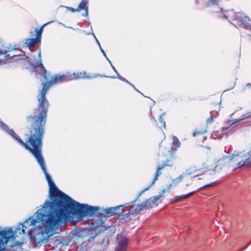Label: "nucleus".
Listing matches in <instances>:
<instances>
[{"label": "nucleus", "mask_w": 251, "mask_h": 251, "mask_svg": "<svg viewBox=\"0 0 251 251\" xmlns=\"http://www.w3.org/2000/svg\"><path fill=\"white\" fill-rule=\"evenodd\" d=\"M46 201L41 209L17 227L14 234L27 233L34 248L48 242L49 238L56 233L60 226L66 222L65 214L58 208L53 198Z\"/></svg>", "instance_id": "nucleus-1"}, {"label": "nucleus", "mask_w": 251, "mask_h": 251, "mask_svg": "<svg viewBox=\"0 0 251 251\" xmlns=\"http://www.w3.org/2000/svg\"><path fill=\"white\" fill-rule=\"evenodd\" d=\"M68 74L56 75L50 81L42 84V88L38 96V108L35 109L34 116L27 117V123L31 125L28 141L25 143L21 138L2 121H0V127L10 135L13 139L32 154L42 153V138L44 133V126L46 122L47 113L49 103L46 98L48 89L52 85L70 79Z\"/></svg>", "instance_id": "nucleus-2"}, {"label": "nucleus", "mask_w": 251, "mask_h": 251, "mask_svg": "<svg viewBox=\"0 0 251 251\" xmlns=\"http://www.w3.org/2000/svg\"><path fill=\"white\" fill-rule=\"evenodd\" d=\"M36 159L38 164L43 170L50 187V197H54L56 204L58 205L61 212L67 217L66 222L70 221L73 212L80 218L88 215L93 216L100 215V207L90 206L87 204H81L74 201L68 195L59 191L52 180L50 176L48 173L46 165L42 153L33 154Z\"/></svg>", "instance_id": "nucleus-3"}, {"label": "nucleus", "mask_w": 251, "mask_h": 251, "mask_svg": "<svg viewBox=\"0 0 251 251\" xmlns=\"http://www.w3.org/2000/svg\"><path fill=\"white\" fill-rule=\"evenodd\" d=\"M208 5H212L215 7V12L218 13V16L222 19L227 20L232 24L236 27L243 26L251 30V23H250V19L244 16L242 13H235L233 10H223L218 6L220 0H207Z\"/></svg>", "instance_id": "nucleus-4"}, {"label": "nucleus", "mask_w": 251, "mask_h": 251, "mask_svg": "<svg viewBox=\"0 0 251 251\" xmlns=\"http://www.w3.org/2000/svg\"><path fill=\"white\" fill-rule=\"evenodd\" d=\"M1 228L0 227V251H4L8 242L15 239V237L12 228L5 227L2 230Z\"/></svg>", "instance_id": "nucleus-5"}, {"label": "nucleus", "mask_w": 251, "mask_h": 251, "mask_svg": "<svg viewBox=\"0 0 251 251\" xmlns=\"http://www.w3.org/2000/svg\"><path fill=\"white\" fill-rule=\"evenodd\" d=\"M163 197L162 195L151 197L140 205H133L130 208L129 212L132 214H135L148 207H151L156 205L159 199Z\"/></svg>", "instance_id": "nucleus-6"}, {"label": "nucleus", "mask_w": 251, "mask_h": 251, "mask_svg": "<svg viewBox=\"0 0 251 251\" xmlns=\"http://www.w3.org/2000/svg\"><path fill=\"white\" fill-rule=\"evenodd\" d=\"M251 117V115L248 113L245 114V115H242V116L239 119H236L233 120V123L230 125V126L227 127H223L221 132L223 135H225V136H227L229 134H231L232 132L234 131V127H235V124L248 119Z\"/></svg>", "instance_id": "nucleus-7"}, {"label": "nucleus", "mask_w": 251, "mask_h": 251, "mask_svg": "<svg viewBox=\"0 0 251 251\" xmlns=\"http://www.w3.org/2000/svg\"><path fill=\"white\" fill-rule=\"evenodd\" d=\"M121 207H123L122 205L114 207H110L103 209L100 212V215L103 217H106L113 215H117L120 216L124 213V209H121L119 212H116V211L117 210H120Z\"/></svg>", "instance_id": "nucleus-8"}, {"label": "nucleus", "mask_w": 251, "mask_h": 251, "mask_svg": "<svg viewBox=\"0 0 251 251\" xmlns=\"http://www.w3.org/2000/svg\"><path fill=\"white\" fill-rule=\"evenodd\" d=\"M43 28V27L42 26L39 29L36 28L35 29V32L36 33V37L35 38H28L25 40V43L29 48H32L36 43L41 42Z\"/></svg>", "instance_id": "nucleus-9"}, {"label": "nucleus", "mask_w": 251, "mask_h": 251, "mask_svg": "<svg viewBox=\"0 0 251 251\" xmlns=\"http://www.w3.org/2000/svg\"><path fill=\"white\" fill-rule=\"evenodd\" d=\"M245 152H241L238 153V151H234L232 156H230L229 159L233 163H236V168H239L238 167V163L240 161L244 162L246 158H244Z\"/></svg>", "instance_id": "nucleus-10"}, {"label": "nucleus", "mask_w": 251, "mask_h": 251, "mask_svg": "<svg viewBox=\"0 0 251 251\" xmlns=\"http://www.w3.org/2000/svg\"><path fill=\"white\" fill-rule=\"evenodd\" d=\"M166 166H172V165H170L169 164H167V162H166V163H164L163 164H162V165H159L157 168L156 175L155 176V177H154L151 185H150L149 186L147 187V188H145L143 191H142L140 193L139 196L142 195L145 191L148 190L151 186H152V185H153L154 184L155 181L158 179V176L161 174V170L162 169H163Z\"/></svg>", "instance_id": "nucleus-11"}, {"label": "nucleus", "mask_w": 251, "mask_h": 251, "mask_svg": "<svg viewBox=\"0 0 251 251\" xmlns=\"http://www.w3.org/2000/svg\"><path fill=\"white\" fill-rule=\"evenodd\" d=\"M128 245V240L123 237L119 241L118 247L117 248L118 251H125Z\"/></svg>", "instance_id": "nucleus-12"}, {"label": "nucleus", "mask_w": 251, "mask_h": 251, "mask_svg": "<svg viewBox=\"0 0 251 251\" xmlns=\"http://www.w3.org/2000/svg\"><path fill=\"white\" fill-rule=\"evenodd\" d=\"M15 55L11 54H7L6 50H2L0 48V65L5 60H8L11 57L14 56Z\"/></svg>", "instance_id": "nucleus-13"}, {"label": "nucleus", "mask_w": 251, "mask_h": 251, "mask_svg": "<svg viewBox=\"0 0 251 251\" xmlns=\"http://www.w3.org/2000/svg\"><path fill=\"white\" fill-rule=\"evenodd\" d=\"M244 158H246L244 162L240 161L238 163V167L249 165L251 164V151L248 153H245Z\"/></svg>", "instance_id": "nucleus-14"}, {"label": "nucleus", "mask_w": 251, "mask_h": 251, "mask_svg": "<svg viewBox=\"0 0 251 251\" xmlns=\"http://www.w3.org/2000/svg\"><path fill=\"white\" fill-rule=\"evenodd\" d=\"M38 55H39V60L36 61L35 67H41V68L43 69V70H44V73L42 75V76H43V77L44 78H45L46 80H47L48 78H47V70H46L45 68L44 67V65L42 64V61H41V51H40L39 52Z\"/></svg>", "instance_id": "nucleus-15"}, {"label": "nucleus", "mask_w": 251, "mask_h": 251, "mask_svg": "<svg viewBox=\"0 0 251 251\" xmlns=\"http://www.w3.org/2000/svg\"><path fill=\"white\" fill-rule=\"evenodd\" d=\"M88 4V1L87 0H82L81 2L79 3L78 8L76 10H78V12L80 11L81 10L84 9L85 11V16H87L88 15V7L87 6Z\"/></svg>", "instance_id": "nucleus-16"}, {"label": "nucleus", "mask_w": 251, "mask_h": 251, "mask_svg": "<svg viewBox=\"0 0 251 251\" xmlns=\"http://www.w3.org/2000/svg\"><path fill=\"white\" fill-rule=\"evenodd\" d=\"M195 192V191H193V192H190L186 195H183L181 196H176L175 198L171 199L170 202H171V203H173V202H176L177 201H180L182 199H186V198L190 197L191 196H192Z\"/></svg>", "instance_id": "nucleus-17"}, {"label": "nucleus", "mask_w": 251, "mask_h": 251, "mask_svg": "<svg viewBox=\"0 0 251 251\" xmlns=\"http://www.w3.org/2000/svg\"><path fill=\"white\" fill-rule=\"evenodd\" d=\"M223 134L222 133H220L219 131L214 132L211 134V137L213 139H220L222 138Z\"/></svg>", "instance_id": "nucleus-18"}, {"label": "nucleus", "mask_w": 251, "mask_h": 251, "mask_svg": "<svg viewBox=\"0 0 251 251\" xmlns=\"http://www.w3.org/2000/svg\"><path fill=\"white\" fill-rule=\"evenodd\" d=\"M180 146V143L176 137H174V141L173 143V147L175 148V150H176Z\"/></svg>", "instance_id": "nucleus-19"}, {"label": "nucleus", "mask_w": 251, "mask_h": 251, "mask_svg": "<svg viewBox=\"0 0 251 251\" xmlns=\"http://www.w3.org/2000/svg\"><path fill=\"white\" fill-rule=\"evenodd\" d=\"M207 130L206 129L202 130H196L194 133H193V136H195L196 135L199 134H203L206 132Z\"/></svg>", "instance_id": "nucleus-20"}, {"label": "nucleus", "mask_w": 251, "mask_h": 251, "mask_svg": "<svg viewBox=\"0 0 251 251\" xmlns=\"http://www.w3.org/2000/svg\"><path fill=\"white\" fill-rule=\"evenodd\" d=\"M182 177H183V175H180L178 177H177L176 178L174 179L173 180V183L176 185L177 184L181 181Z\"/></svg>", "instance_id": "nucleus-21"}, {"label": "nucleus", "mask_w": 251, "mask_h": 251, "mask_svg": "<svg viewBox=\"0 0 251 251\" xmlns=\"http://www.w3.org/2000/svg\"><path fill=\"white\" fill-rule=\"evenodd\" d=\"M73 75L75 76V78H82V73L81 72L77 73H73Z\"/></svg>", "instance_id": "nucleus-22"}, {"label": "nucleus", "mask_w": 251, "mask_h": 251, "mask_svg": "<svg viewBox=\"0 0 251 251\" xmlns=\"http://www.w3.org/2000/svg\"><path fill=\"white\" fill-rule=\"evenodd\" d=\"M117 78H118L119 79H120L121 80H122L123 81H124L128 84H130V82L128 80H127L126 79H125L122 76H121L119 74H118Z\"/></svg>", "instance_id": "nucleus-23"}, {"label": "nucleus", "mask_w": 251, "mask_h": 251, "mask_svg": "<svg viewBox=\"0 0 251 251\" xmlns=\"http://www.w3.org/2000/svg\"><path fill=\"white\" fill-rule=\"evenodd\" d=\"M160 121L162 124L163 127L164 128H166L165 122L164 120L162 119V116H161L160 117Z\"/></svg>", "instance_id": "nucleus-24"}, {"label": "nucleus", "mask_w": 251, "mask_h": 251, "mask_svg": "<svg viewBox=\"0 0 251 251\" xmlns=\"http://www.w3.org/2000/svg\"><path fill=\"white\" fill-rule=\"evenodd\" d=\"M82 78H91L90 76H88L86 72L84 71L82 74Z\"/></svg>", "instance_id": "nucleus-25"}, {"label": "nucleus", "mask_w": 251, "mask_h": 251, "mask_svg": "<svg viewBox=\"0 0 251 251\" xmlns=\"http://www.w3.org/2000/svg\"><path fill=\"white\" fill-rule=\"evenodd\" d=\"M100 51H101V52L102 53V54H103V55L105 56V58H107V56L106 55V53H105L104 50L102 49V48L101 47H100Z\"/></svg>", "instance_id": "nucleus-26"}, {"label": "nucleus", "mask_w": 251, "mask_h": 251, "mask_svg": "<svg viewBox=\"0 0 251 251\" xmlns=\"http://www.w3.org/2000/svg\"><path fill=\"white\" fill-rule=\"evenodd\" d=\"M214 182H213V183H210V184H207V185H205L203 186H202V187L200 188L199 189H201L203 188H205V187H208V186H211Z\"/></svg>", "instance_id": "nucleus-27"}, {"label": "nucleus", "mask_w": 251, "mask_h": 251, "mask_svg": "<svg viewBox=\"0 0 251 251\" xmlns=\"http://www.w3.org/2000/svg\"><path fill=\"white\" fill-rule=\"evenodd\" d=\"M68 8L72 12H78V10H76L77 9H74L73 8H69V7Z\"/></svg>", "instance_id": "nucleus-28"}, {"label": "nucleus", "mask_w": 251, "mask_h": 251, "mask_svg": "<svg viewBox=\"0 0 251 251\" xmlns=\"http://www.w3.org/2000/svg\"><path fill=\"white\" fill-rule=\"evenodd\" d=\"M111 67L113 69V70H114V71L116 73L117 75H118V74H119V73H118L117 71L115 69V67L112 64H111Z\"/></svg>", "instance_id": "nucleus-29"}, {"label": "nucleus", "mask_w": 251, "mask_h": 251, "mask_svg": "<svg viewBox=\"0 0 251 251\" xmlns=\"http://www.w3.org/2000/svg\"><path fill=\"white\" fill-rule=\"evenodd\" d=\"M94 36L95 37V39H96V42L97 43V44L99 45V47L100 48V47H101L100 46V44L99 42V41H98V40L97 39V38L96 37V36H95V35L94 34Z\"/></svg>", "instance_id": "nucleus-30"}, {"label": "nucleus", "mask_w": 251, "mask_h": 251, "mask_svg": "<svg viewBox=\"0 0 251 251\" xmlns=\"http://www.w3.org/2000/svg\"><path fill=\"white\" fill-rule=\"evenodd\" d=\"M213 121V118L211 117H210L207 120V123H211Z\"/></svg>", "instance_id": "nucleus-31"}, {"label": "nucleus", "mask_w": 251, "mask_h": 251, "mask_svg": "<svg viewBox=\"0 0 251 251\" xmlns=\"http://www.w3.org/2000/svg\"><path fill=\"white\" fill-rule=\"evenodd\" d=\"M129 84V85H130L132 87H133V88H134V89L136 91H137V92H138L140 93V92H139V91H138V90L135 88V87L134 86V85L132 84H131V83H130V84Z\"/></svg>", "instance_id": "nucleus-32"}, {"label": "nucleus", "mask_w": 251, "mask_h": 251, "mask_svg": "<svg viewBox=\"0 0 251 251\" xmlns=\"http://www.w3.org/2000/svg\"><path fill=\"white\" fill-rule=\"evenodd\" d=\"M17 245H21L23 244V242H17V243H16Z\"/></svg>", "instance_id": "nucleus-33"}, {"label": "nucleus", "mask_w": 251, "mask_h": 251, "mask_svg": "<svg viewBox=\"0 0 251 251\" xmlns=\"http://www.w3.org/2000/svg\"><path fill=\"white\" fill-rule=\"evenodd\" d=\"M106 58V59L108 60V61L109 62V63L110 64V65H111V64H112V63H111V61L108 59V57H107V58Z\"/></svg>", "instance_id": "nucleus-34"}, {"label": "nucleus", "mask_w": 251, "mask_h": 251, "mask_svg": "<svg viewBox=\"0 0 251 251\" xmlns=\"http://www.w3.org/2000/svg\"><path fill=\"white\" fill-rule=\"evenodd\" d=\"M203 167H204V168H206V169H207V168H208V165H207V166H203Z\"/></svg>", "instance_id": "nucleus-35"}, {"label": "nucleus", "mask_w": 251, "mask_h": 251, "mask_svg": "<svg viewBox=\"0 0 251 251\" xmlns=\"http://www.w3.org/2000/svg\"><path fill=\"white\" fill-rule=\"evenodd\" d=\"M247 86L250 87H251V84L250 83H248V84H247Z\"/></svg>", "instance_id": "nucleus-36"}, {"label": "nucleus", "mask_w": 251, "mask_h": 251, "mask_svg": "<svg viewBox=\"0 0 251 251\" xmlns=\"http://www.w3.org/2000/svg\"><path fill=\"white\" fill-rule=\"evenodd\" d=\"M121 209H123L122 208V207H121L120 210H117L116 211V212H119V211H120Z\"/></svg>", "instance_id": "nucleus-37"}, {"label": "nucleus", "mask_w": 251, "mask_h": 251, "mask_svg": "<svg viewBox=\"0 0 251 251\" xmlns=\"http://www.w3.org/2000/svg\"><path fill=\"white\" fill-rule=\"evenodd\" d=\"M165 190H163V191H162V194H163L165 193Z\"/></svg>", "instance_id": "nucleus-38"}, {"label": "nucleus", "mask_w": 251, "mask_h": 251, "mask_svg": "<svg viewBox=\"0 0 251 251\" xmlns=\"http://www.w3.org/2000/svg\"><path fill=\"white\" fill-rule=\"evenodd\" d=\"M30 33H31V34H32V33H33V32H32V31H31V32H30Z\"/></svg>", "instance_id": "nucleus-39"}, {"label": "nucleus", "mask_w": 251, "mask_h": 251, "mask_svg": "<svg viewBox=\"0 0 251 251\" xmlns=\"http://www.w3.org/2000/svg\"><path fill=\"white\" fill-rule=\"evenodd\" d=\"M204 139H206V137H203Z\"/></svg>", "instance_id": "nucleus-40"}, {"label": "nucleus", "mask_w": 251, "mask_h": 251, "mask_svg": "<svg viewBox=\"0 0 251 251\" xmlns=\"http://www.w3.org/2000/svg\"><path fill=\"white\" fill-rule=\"evenodd\" d=\"M1 46V42H0V46Z\"/></svg>", "instance_id": "nucleus-41"}]
</instances>
